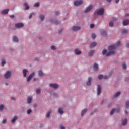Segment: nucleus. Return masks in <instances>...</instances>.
Wrapping results in <instances>:
<instances>
[{
	"label": "nucleus",
	"instance_id": "f3484780",
	"mask_svg": "<svg viewBox=\"0 0 129 129\" xmlns=\"http://www.w3.org/2000/svg\"><path fill=\"white\" fill-rule=\"evenodd\" d=\"M75 53L76 55H80V54H81V51L77 49L75 50Z\"/></svg>",
	"mask_w": 129,
	"mask_h": 129
},
{
	"label": "nucleus",
	"instance_id": "052dcab7",
	"mask_svg": "<svg viewBox=\"0 0 129 129\" xmlns=\"http://www.w3.org/2000/svg\"><path fill=\"white\" fill-rule=\"evenodd\" d=\"M116 4H117V3H118V2H119V0H116Z\"/></svg>",
	"mask_w": 129,
	"mask_h": 129
},
{
	"label": "nucleus",
	"instance_id": "4d7b16f0",
	"mask_svg": "<svg viewBox=\"0 0 129 129\" xmlns=\"http://www.w3.org/2000/svg\"><path fill=\"white\" fill-rule=\"evenodd\" d=\"M11 100H16V98L14 97H11Z\"/></svg>",
	"mask_w": 129,
	"mask_h": 129
},
{
	"label": "nucleus",
	"instance_id": "58836bf2",
	"mask_svg": "<svg viewBox=\"0 0 129 129\" xmlns=\"http://www.w3.org/2000/svg\"><path fill=\"white\" fill-rule=\"evenodd\" d=\"M122 67L123 69H126V64H125V63H123Z\"/></svg>",
	"mask_w": 129,
	"mask_h": 129
},
{
	"label": "nucleus",
	"instance_id": "39448f33",
	"mask_svg": "<svg viewBox=\"0 0 129 129\" xmlns=\"http://www.w3.org/2000/svg\"><path fill=\"white\" fill-rule=\"evenodd\" d=\"M35 76V72H32L31 74H30L29 76V77L27 78V82H29L33 77Z\"/></svg>",
	"mask_w": 129,
	"mask_h": 129
},
{
	"label": "nucleus",
	"instance_id": "f03ea898",
	"mask_svg": "<svg viewBox=\"0 0 129 129\" xmlns=\"http://www.w3.org/2000/svg\"><path fill=\"white\" fill-rule=\"evenodd\" d=\"M95 13H96L98 15L102 16L104 13V9L103 8H101L95 11Z\"/></svg>",
	"mask_w": 129,
	"mask_h": 129
},
{
	"label": "nucleus",
	"instance_id": "a878e982",
	"mask_svg": "<svg viewBox=\"0 0 129 129\" xmlns=\"http://www.w3.org/2000/svg\"><path fill=\"white\" fill-rule=\"evenodd\" d=\"M58 112L59 113H60V114H63L64 113V112L63 111V109L61 108H58Z\"/></svg>",
	"mask_w": 129,
	"mask_h": 129
},
{
	"label": "nucleus",
	"instance_id": "20e7f679",
	"mask_svg": "<svg viewBox=\"0 0 129 129\" xmlns=\"http://www.w3.org/2000/svg\"><path fill=\"white\" fill-rule=\"evenodd\" d=\"M11 75H12V73H11V71H8L6 72V73L5 74V78L6 79H8V78H10V77H11Z\"/></svg>",
	"mask_w": 129,
	"mask_h": 129
},
{
	"label": "nucleus",
	"instance_id": "09e8293b",
	"mask_svg": "<svg viewBox=\"0 0 129 129\" xmlns=\"http://www.w3.org/2000/svg\"><path fill=\"white\" fill-rule=\"evenodd\" d=\"M113 21H117V18H112Z\"/></svg>",
	"mask_w": 129,
	"mask_h": 129
},
{
	"label": "nucleus",
	"instance_id": "423d86ee",
	"mask_svg": "<svg viewBox=\"0 0 129 129\" xmlns=\"http://www.w3.org/2000/svg\"><path fill=\"white\" fill-rule=\"evenodd\" d=\"M92 8H93L92 5H90L86 9V10L84 11V13H88V12H90L91 10H92Z\"/></svg>",
	"mask_w": 129,
	"mask_h": 129
},
{
	"label": "nucleus",
	"instance_id": "e433bc0d",
	"mask_svg": "<svg viewBox=\"0 0 129 129\" xmlns=\"http://www.w3.org/2000/svg\"><path fill=\"white\" fill-rule=\"evenodd\" d=\"M109 27H113V22L111 21L109 24Z\"/></svg>",
	"mask_w": 129,
	"mask_h": 129
},
{
	"label": "nucleus",
	"instance_id": "7c9ffc66",
	"mask_svg": "<svg viewBox=\"0 0 129 129\" xmlns=\"http://www.w3.org/2000/svg\"><path fill=\"white\" fill-rule=\"evenodd\" d=\"M38 74L39 76H43V72L42 71H39L38 72Z\"/></svg>",
	"mask_w": 129,
	"mask_h": 129
},
{
	"label": "nucleus",
	"instance_id": "bb28decb",
	"mask_svg": "<svg viewBox=\"0 0 129 129\" xmlns=\"http://www.w3.org/2000/svg\"><path fill=\"white\" fill-rule=\"evenodd\" d=\"M127 123V119H125L124 120L122 121V125H125Z\"/></svg>",
	"mask_w": 129,
	"mask_h": 129
},
{
	"label": "nucleus",
	"instance_id": "f8f14e48",
	"mask_svg": "<svg viewBox=\"0 0 129 129\" xmlns=\"http://www.w3.org/2000/svg\"><path fill=\"white\" fill-rule=\"evenodd\" d=\"M123 25L124 26H127V25H129V20L127 19L124 20V21L123 22Z\"/></svg>",
	"mask_w": 129,
	"mask_h": 129
},
{
	"label": "nucleus",
	"instance_id": "0e129e2a",
	"mask_svg": "<svg viewBox=\"0 0 129 129\" xmlns=\"http://www.w3.org/2000/svg\"><path fill=\"white\" fill-rule=\"evenodd\" d=\"M33 81H36V78H34L33 79Z\"/></svg>",
	"mask_w": 129,
	"mask_h": 129
},
{
	"label": "nucleus",
	"instance_id": "69168bd1",
	"mask_svg": "<svg viewBox=\"0 0 129 129\" xmlns=\"http://www.w3.org/2000/svg\"><path fill=\"white\" fill-rule=\"evenodd\" d=\"M125 16H129V14H125Z\"/></svg>",
	"mask_w": 129,
	"mask_h": 129
},
{
	"label": "nucleus",
	"instance_id": "680f3d73",
	"mask_svg": "<svg viewBox=\"0 0 129 129\" xmlns=\"http://www.w3.org/2000/svg\"><path fill=\"white\" fill-rule=\"evenodd\" d=\"M120 109H118L117 110H116V112H119L120 111Z\"/></svg>",
	"mask_w": 129,
	"mask_h": 129
},
{
	"label": "nucleus",
	"instance_id": "13d9d810",
	"mask_svg": "<svg viewBox=\"0 0 129 129\" xmlns=\"http://www.w3.org/2000/svg\"><path fill=\"white\" fill-rule=\"evenodd\" d=\"M126 46L127 47V48H129V43H127L126 44Z\"/></svg>",
	"mask_w": 129,
	"mask_h": 129
},
{
	"label": "nucleus",
	"instance_id": "ea45409f",
	"mask_svg": "<svg viewBox=\"0 0 129 129\" xmlns=\"http://www.w3.org/2000/svg\"><path fill=\"white\" fill-rule=\"evenodd\" d=\"M39 6H40V3H35V4H34V7H39Z\"/></svg>",
	"mask_w": 129,
	"mask_h": 129
},
{
	"label": "nucleus",
	"instance_id": "5fc2aeb1",
	"mask_svg": "<svg viewBox=\"0 0 129 129\" xmlns=\"http://www.w3.org/2000/svg\"><path fill=\"white\" fill-rule=\"evenodd\" d=\"M32 16H33V13H31L29 16V19H31V18H32Z\"/></svg>",
	"mask_w": 129,
	"mask_h": 129
},
{
	"label": "nucleus",
	"instance_id": "6e6d98bb",
	"mask_svg": "<svg viewBox=\"0 0 129 129\" xmlns=\"http://www.w3.org/2000/svg\"><path fill=\"white\" fill-rule=\"evenodd\" d=\"M61 129H65V127L64 126H60Z\"/></svg>",
	"mask_w": 129,
	"mask_h": 129
},
{
	"label": "nucleus",
	"instance_id": "79ce46f5",
	"mask_svg": "<svg viewBox=\"0 0 129 129\" xmlns=\"http://www.w3.org/2000/svg\"><path fill=\"white\" fill-rule=\"evenodd\" d=\"M3 109H4V105H0V110H3Z\"/></svg>",
	"mask_w": 129,
	"mask_h": 129
},
{
	"label": "nucleus",
	"instance_id": "a18cd8bd",
	"mask_svg": "<svg viewBox=\"0 0 129 129\" xmlns=\"http://www.w3.org/2000/svg\"><path fill=\"white\" fill-rule=\"evenodd\" d=\"M93 28H94V24H91L90 25V28H91V29H93Z\"/></svg>",
	"mask_w": 129,
	"mask_h": 129
},
{
	"label": "nucleus",
	"instance_id": "9b49d317",
	"mask_svg": "<svg viewBox=\"0 0 129 129\" xmlns=\"http://www.w3.org/2000/svg\"><path fill=\"white\" fill-rule=\"evenodd\" d=\"M91 80H92V78L91 77H89L88 78V81L86 83V85L89 86V85H91Z\"/></svg>",
	"mask_w": 129,
	"mask_h": 129
},
{
	"label": "nucleus",
	"instance_id": "f257e3e1",
	"mask_svg": "<svg viewBox=\"0 0 129 129\" xmlns=\"http://www.w3.org/2000/svg\"><path fill=\"white\" fill-rule=\"evenodd\" d=\"M119 45H120V41H117L116 45H111L109 46L108 49L110 51L109 52H108L106 54L107 57L111 56V55H114V54H115V51L112 50H114V49H116V48H117V47H118Z\"/></svg>",
	"mask_w": 129,
	"mask_h": 129
},
{
	"label": "nucleus",
	"instance_id": "473e14b6",
	"mask_svg": "<svg viewBox=\"0 0 129 129\" xmlns=\"http://www.w3.org/2000/svg\"><path fill=\"white\" fill-rule=\"evenodd\" d=\"M98 79H99L100 80L102 79V78H103V75H99L98 77Z\"/></svg>",
	"mask_w": 129,
	"mask_h": 129
},
{
	"label": "nucleus",
	"instance_id": "c03bdc74",
	"mask_svg": "<svg viewBox=\"0 0 129 129\" xmlns=\"http://www.w3.org/2000/svg\"><path fill=\"white\" fill-rule=\"evenodd\" d=\"M31 112H32V110L31 109H29L28 110H27V114H30V113H31Z\"/></svg>",
	"mask_w": 129,
	"mask_h": 129
},
{
	"label": "nucleus",
	"instance_id": "7ed1b4c3",
	"mask_svg": "<svg viewBox=\"0 0 129 129\" xmlns=\"http://www.w3.org/2000/svg\"><path fill=\"white\" fill-rule=\"evenodd\" d=\"M83 4V1L82 0L80 1H75L74 2V6L77 7L78 6H80V5H82Z\"/></svg>",
	"mask_w": 129,
	"mask_h": 129
},
{
	"label": "nucleus",
	"instance_id": "2eb2a0df",
	"mask_svg": "<svg viewBox=\"0 0 129 129\" xmlns=\"http://www.w3.org/2000/svg\"><path fill=\"white\" fill-rule=\"evenodd\" d=\"M97 45V43L96 42H92L90 45V48H93L94 47H95Z\"/></svg>",
	"mask_w": 129,
	"mask_h": 129
},
{
	"label": "nucleus",
	"instance_id": "c85d7f7f",
	"mask_svg": "<svg viewBox=\"0 0 129 129\" xmlns=\"http://www.w3.org/2000/svg\"><path fill=\"white\" fill-rule=\"evenodd\" d=\"M120 95V92H117L114 95L115 97H117V96H119Z\"/></svg>",
	"mask_w": 129,
	"mask_h": 129
},
{
	"label": "nucleus",
	"instance_id": "ddd939ff",
	"mask_svg": "<svg viewBox=\"0 0 129 129\" xmlns=\"http://www.w3.org/2000/svg\"><path fill=\"white\" fill-rule=\"evenodd\" d=\"M9 9H5L2 11V13L4 14V15H7L9 13Z\"/></svg>",
	"mask_w": 129,
	"mask_h": 129
},
{
	"label": "nucleus",
	"instance_id": "8fccbe9b",
	"mask_svg": "<svg viewBox=\"0 0 129 129\" xmlns=\"http://www.w3.org/2000/svg\"><path fill=\"white\" fill-rule=\"evenodd\" d=\"M59 23H60V22H59V21H55V24L56 25H58V24H59Z\"/></svg>",
	"mask_w": 129,
	"mask_h": 129
},
{
	"label": "nucleus",
	"instance_id": "412c9836",
	"mask_svg": "<svg viewBox=\"0 0 129 129\" xmlns=\"http://www.w3.org/2000/svg\"><path fill=\"white\" fill-rule=\"evenodd\" d=\"M27 72H28V70L26 69H24L23 71V76L24 77H26L27 76Z\"/></svg>",
	"mask_w": 129,
	"mask_h": 129
},
{
	"label": "nucleus",
	"instance_id": "1a4fd4ad",
	"mask_svg": "<svg viewBox=\"0 0 129 129\" xmlns=\"http://www.w3.org/2000/svg\"><path fill=\"white\" fill-rule=\"evenodd\" d=\"M49 86H50V87H52V88H54L55 89L59 87V85L57 84H50Z\"/></svg>",
	"mask_w": 129,
	"mask_h": 129
},
{
	"label": "nucleus",
	"instance_id": "864d4df0",
	"mask_svg": "<svg viewBox=\"0 0 129 129\" xmlns=\"http://www.w3.org/2000/svg\"><path fill=\"white\" fill-rule=\"evenodd\" d=\"M104 34L106 35V31H103V32H102V35H104Z\"/></svg>",
	"mask_w": 129,
	"mask_h": 129
},
{
	"label": "nucleus",
	"instance_id": "bf43d9fd",
	"mask_svg": "<svg viewBox=\"0 0 129 129\" xmlns=\"http://www.w3.org/2000/svg\"><path fill=\"white\" fill-rule=\"evenodd\" d=\"M112 72H111L110 73V76H109V77H110V76H111V75H112Z\"/></svg>",
	"mask_w": 129,
	"mask_h": 129
},
{
	"label": "nucleus",
	"instance_id": "774afa93",
	"mask_svg": "<svg viewBox=\"0 0 129 129\" xmlns=\"http://www.w3.org/2000/svg\"><path fill=\"white\" fill-rule=\"evenodd\" d=\"M126 114H127V113H127V111H126Z\"/></svg>",
	"mask_w": 129,
	"mask_h": 129
},
{
	"label": "nucleus",
	"instance_id": "aec40b11",
	"mask_svg": "<svg viewBox=\"0 0 129 129\" xmlns=\"http://www.w3.org/2000/svg\"><path fill=\"white\" fill-rule=\"evenodd\" d=\"M122 34H127L128 33V30L125 29H123L121 30Z\"/></svg>",
	"mask_w": 129,
	"mask_h": 129
},
{
	"label": "nucleus",
	"instance_id": "6ab92c4d",
	"mask_svg": "<svg viewBox=\"0 0 129 129\" xmlns=\"http://www.w3.org/2000/svg\"><path fill=\"white\" fill-rule=\"evenodd\" d=\"M17 119H18V116H15L13 117V119L11 120V122L12 123H14L16 121V120H17Z\"/></svg>",
	"mask_w": 129,
	"mask_h": 129
},
{
	"label": "nucleus",
	"instance_id": "0eeeda50",
	"mask_svg": "<svg viewBox=\"0 0 129 129\" xmlns=\"http://www.w3.org/2000/svg\"><path fill=\"white\" fill-rule=\"evenodd\" d=\"M97 95H100V94L101 93V86L100 85H98V88L97 90Z\"/></svg>",
	"mask_w": 129,
	"mask_h": 129
},
{
	"label": "nucleus",
	"instance_id": "2f4dec72",
	"mask_svg": "<svg viewBox=\"0 0 129 129\" xmlns=\"http://www.w3.org/2000/svg\"><path fill=\"white\" fill-rule=\"evenodd\" d=\"M50 114H51V111H49L46 114V117H50Z\"/></svg>",
	"mask_w": 129,
	"mask_h": 129
},
{
	"label": "nucleus",
	"instance_id": "3c124183",
	"mask_svg": "<svg viewBox=\"0 0 129 129\" xmlns=\"http://www.w3.org/2000/svg\"><path fill=\"white\" fill-rule=\"evenodd\" d=\"M104 79H107V78H108V77L107 76H105L103 77Z\"/></svg>",
	"mask_w": 129,
	"mask_h": 129
},
{
	"label": "nucleus",
	"instance_id": "9d476101",
	"mask_svg": "<svg viewBox=\"0 0 129 129\" xmlns=\"http://www.w3.org/2000/svg\"><path fill=\"white\" fill-rule=\"evenodd\" d=\"M72 31H79V30L80 29V27L79 26H73Z\"/></svg>",
	"mask_w": 129,
	"mask_h": 129
},
{
	"label": "nucleus",
	"instance_id": "603ef678",
	"mask_svg": "<svg viewBox=\"0 0 129 129\" xmlns=\"http://www.w3.org/2000/svg\"><path fill=\"white\" fill-rule=\"evenodd\" d=\"M9 17L10 18H14L15 17V16L14 15H10Z\"/></svg>",
	"mask_w": 129,
	"mask_h": 129
},
{
	"label": "nucleus",
	"instance_id": "72a5a7b5",
	"mask_svg": "<svg viewBox=\"0 0 129 129\" xmlns=\"http://www.w3.org/2000/svg\"><path fill=\"white\" fill-rule=\"evenodd\" d=\"M95 38H96V35H95V34L93 33L92 34V38L94 40V39H95Z\"/></svg>",
	"mask_w": 129,
	"mask_h": 129
},
{
	"label": "nucleus",
	"instance_id": "a211bd4d",
	"mask_svg": "<svg viewBox=\"0 0 129 129\" xmlns=\"http://www.w3.org/2000/svg\"><path fill=\"white\" fill-rule=\"evenodd\" d=\"M33 98L32 97H28L27 98V102L28 103H31L32 102V100Z\"/></svg>",
	"mask_w": 129,
	"mask_h": 129
},
{
	"label": "nucleus",
	"instance_id": "4be33fe9",
	"mask_svg": "<svg viewBox=\"0 0 129 129\" xmlns=\"http://www.w3.org/2000/svg\"><path fill=\"white\" fill-rule=\"evenodd\" d=\"M95 52V51L94 50L91 51L88 54L89 57H91V56H92L93 55V53Z\"/></svg>",
	"mask_w": 129,
	"mask_h": 129
},
{
	"label": "nucleus",
	"instance_id": "b1692460",
	"mask_svg": "<svg viewBox=\"0 0 129 129\" xmlns=\"http://www.w3.org/2000/svg\"><path fill=\"white\" fill-rule=\"evenodd\" d=\"M24 6H26L25 10H29V9H30V7L29 6V4H28V3L27 2H25L24 3Z\"/></svg>",
	"mask_w": 129,
	"mask_h": 129
},
{
	"label": "nucleus",
	"instance_id": "c9c22d12",
	"mask_svg": "<svg viewBox=\"0 0 129 129\" xmlns=\"http://www.w3.org/2000/svg\"><path fill=\"white\" fill-rule=\"evenodd\" d=\"M107 53V50L106 49H104L102 51L103 55H105Z\"/></svg>",
	"mask_w": 129,
	"mask_h": 129
},
{
	"label": "nucleus",
	"instance_id": "cd10ccee",
	"mask_svg": "<svg viewBox=\"0 0 129 129\" xmlns=\"http://www.w3.org/2000/svg\"><path fill=\"white\" fill-rule=\"evenodd\" d=\"M39 17H40V20H41L42 21H44V19H45V16L44 15H40Z\"/></svg>",
	"mask_w": 129,
	"mask_h": 129
},
{
	"label": "nucleus",
	"instance_id": "49530a36",
	"mask_svg": "<svg viewBox=\"0 0 129 129\" xmlns=\"http://www.w3.org/2000/svg\"><path fill=\"white\" fill-rule=\"evenodd\" d=\"M6 122H7V119H4L3 120L2 123H3V124H5V123H6Z\"/></svg>",
	"mask_w": 129,
	"mask_h": 129
},
{
	"label": "nucleus",
	"instance_id": "e2e57ef3",
	"mask_svg": "<svg viewBox=\"0 0 129 129\" xmlns=\"http://www.w3.org/2000/svg\"><path fill=\"white\" fill-rule=\"evenodd\" d=\"M107 2H108L109 3H110V2H111V0H107Z\"/></svg>",
	"mask_w": 129,
	"mask_h": 129
},
{
	"label": "nucleus",
	"instance_id": "393cba45",
	"mask_svg": "<svg viewBox=\"0 0 129 129\" xmlns=\"http://www.w3.org/2000/svg\"><path fill=\"white\" fill-rule=\"evenodd\" d=\"M13 41L14 42H19V39H18V37L17 36H13Z\"/></svg>",
	"mask_w": 129,
	"mask_h": 129
},
{
	"label": "nucleus",
	"instance_id": "4c0bfd02",
	"mask_svg": "<svg viewBox=\"0 0 129 129\" xmlns=\"http://www.w3.org/2000/svg\"><path fill=\"white\" fill-rule=\"evenodd\" d=\"M126 108H129V101L126 102Z\"/></svg>",
	"mask_w": 129,
	"mask_h": 129
},
{
	"label": "nucleus",
	"instance_id": "6e6552de",
	"mask_svg": "<svg viewBox=\"0 0 129 129\" xmlns=\"http://www.w3.org/2000/svg\"><path fill=\"white\" fill-rule=\"evenodd\" d=\"M16 28H23L24 27V24L22 23H19L15 24Z\"/></svg>",
	"mask_w": 129,
	"mask_h": 129
},
{
	"label": "nucleus",
	"instance_id": "f704fd0d",
	"mask_svg": "<svg viewBox=\"0 0 129 129\" xmlns=\"http://www.w3.org/2000/svg\"><path fill=\"white\" fill-rule=\"evenodd\" d=\"M115 111V109H113L111 112H110V115H112L114 113V112Z\"/></svg>",
	"mask_w": 129,
	"mask_h": 129
},
{
	"label": "nucleus",
	"instance_id": "c756f323",
	"mask_svg": "<svg viewBox=\"0 0 129 129\" xmlns=\"http://www.w3.org/2000/svg\"><path fill=\"white\" fill-rule=\"evenodd\" d=\"M36 93H37V94H40V93H41V89H37L36 90Z\"/></svg>",
	"mask_w": 129,
	"mask_h": 129
},
{
	"label": "nucleus",
	"instance_id": "338daca9",
	"mask_svg": "<svg viewBox=\"0 0 129 129\" xmlns=\"http://www.w3.org/2000/svg\"><path fill=\"white\" fill-rule=\"evenodd\" d=\"M43 126V124H40V127H42Z\"/></svg>",
	"mask_w": 129,
	"mask_h": 129
},
{
	"label": "nucleus",
	"instance_id": "a19ab883",
	"mask_svg": "<svg viewBox=\"0 0 129 129\" xmlns=\"http://www.w3.org/2000/svg\"><path fill=\"white\" fill-rule=\"evenodd\" d=\"M5 64H6V61L5 60V59H3L2 61V66H4V65H5Z\"/></svg>",
	"mask_w": 129,
	"mask_h": 129
},
{
	"label": "nucleus",
	"instance_id": "37998d69",
	"mask_svg": "<svg viewBox=\"0 0 129 129\" xmlns=\"http://www.w3.org/2000/svg\"><path fill=\"white\" fill-rule=\"evenodd\" d=\"M51 50H56V47L54 46H51Z\"/></svg>",
	"mask_w": 129,
	"mask_h": 129
},
{
	"label": "nucleus",
	"instance_id": "4468645a",
	"mask_svg": "<svg viewBox=\"0 0 129 129\" xmlns=\"http://www.w3.org/2000/svg\"><path fill=\"white\" fill-rule=\"evenodd\" d=\"M93 69L95 71L98 70V65L96 63H94Z\"/></svg>",
	"mask_w": 129,
	"mask_h": 129
},
{
	"label": "nucleus",
	"instance_id": "dca6fc26",
	"mask_svg": "<svg viewBox=\"0 0 129 129\" xmlns=\"http://www.w3.org/2000/svg\"><path fill=\"white\" fill-rule=\"evenodd\" d=\"M87 111V109L85 108L83 109L81 112L82 116H83V115H84V114L86 113Z\"/></svg>",
	"mask_w": 129,
	"mask_h": 129
},
{
	"label": "nucleus",
	"instance_id": "5701e85b",
	"mask_svg": "<svg viewBox=\"0 0 129 129\" xmlns=\"http://www.w3.org/2000/svg\"><path fill=\"white\" fill-rule=\"evenodd\" d=\"M24 6H26L25 10H29V9H30V7L29 6V4H28V3L27 2H25L24 3Z\"/></svg>",
	"mask_w": 129,
	"mask_h": 129
},
{
	"label": "nucleus",
	"instance_id": "de8ad7c7",
	"mask_svg": "<svg viewBox=\"0 0 129 129\" xmlns=\"http://www.w3.org/2000/svg\"><path fill=\"white\" fill-rule=\"evenodd\" d=\"M60 14V12L59 11H57L55 13L56 16H58Z\"/></svg>",
	"mask_w": 129,
	"mask_h": 129
}]
</instances>
